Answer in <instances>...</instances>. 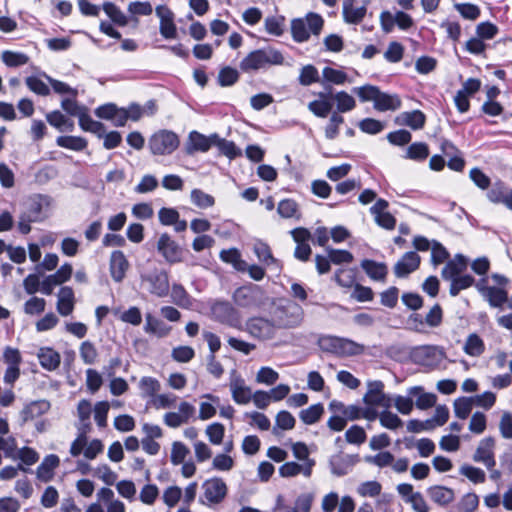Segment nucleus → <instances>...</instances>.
I'll list each match as a JSON object with an SVG mask.
<instances>
[{
    "label": "nucleus",
    "mask_w": 512,
    "mask_h": 512,
    "mask_svg": "<svg viewBox=\"0 0 512 512\" xmlns=\"http://www.w3.org/2000/svg\"><path fill=\"white\" fill-rule=\"evenodd\" d=\"M178 396L172 392L159 393L148 403L156 410H166L177 407V411H170L163 415V423L169 428H179L194 418L196 409L188 401L182 400L178 404Z\"/></svg>",
    "instance_id": "f257e3e1"
},
{
    "label": "nucleus",
    "mask_w": 512,
    "mask_h": 512,
    "mask_svg": "<svg viewBox=\"0 0 512 512\" xmlns=\"http://www.w3.org/2000/svg\"><path fill=\"white\" fill-rule=\"evenodd\" d=\"M285 58L282 52L274 47L267 46L264 48L251 51L240 62V69L245 73L265 70L270 66L283 65Z\"/></svg>",
    "instance_id": "f03ea898"
},
{
    "label": "nucleus",
    "mask_w": 512,
    "mask_h": 512,
    "mask_svg": "<svg viewBox=\"0 0 512 512\" xmlns=\"http://www.w3.org/2000/svg\"><path fill=\"white\" fill-rule=\"evenodd\" d=\"M318 346L323 352L335 354L340 357L360 355L365 347L347 338L336 336H321L318 339Z\"/></svg>",
    "instance_id": "7ed1b4c3"
},
{
    "label": "nucleus",
    "mask_w": 512,
    "mask_h": 512,
    "mask_svg": "<svg viewBox=\"0 0 512 512\" xmlns=\"http://www.w3.org/2000/svg\"><path fill=\"white\" fill-rule=\"evenodd\" d=\"M271 318L277 329L296 327L303 320V309L295 302L284 301L273 308Z\"/></svg>",
    "instance_id": "20e7f679"
},
{
    "label": "nucleus",
    "mask_w": 512,
    "mask_h": 512,
    "mask_svg": "<svg viewBox=\"0 0 512 512\" xmlns=\"http://www.w3.org/2000/svg\"><path fill=\"white\" fill-rule=\"evenodd\" d=\"M141 284L152 295L163 298L168 295L170 283L168 273L159 268L142 273Z\"/></svg>",
    "instance_id": "39448f33"
},
{
    "label": "nucleus",
    "mask_w": 512,
    "mask_h": 512,
    "mask_svg": "<svg viewBox=\"0 0 512 512\" xmlns=\"http://www.w3.org/2000/svg\"><path fill=\"white\" fill-rule=\"evenodd\" d=\"M411 360L418 365L435 368L446 358L445 351L437 345H420L410 350Z\"/></svg>",
    "instance_id": "423d86ee"
},
{
    "label": "nucleus",
    "mask_w": 512,
    "mask_h": 512,
    "mask_svg": "<svg viewBox=\"0 0 512 512\" xmlns=\"http://www.w3.org/2000/svg\"><path fill=\"white\" fill-rule=\"evenodd\" d=\"M180 144L176 133L169 130L155 132L148 141V146L153 155H170Z\"/></svg>",
    "instance_id": "0eeeda50"
},
{
    "label": "nucleus",
    "mask_w": 512,
    "mask_h": 512,
    "mask_svg": "<svg viewBox=\"0 0 512 512\" xmlns=\"http://www.w3.org/2000/svg\"><path fill=\"white\" fill-rule=\"evenodd\" d=\"M211 317L222 324L242 329L241 316L228 301H215L211 304Z\"/></svg>",
    "instance_id": "6e6552de"
},
{
    "label": "nucleus",
    "mask_w": 512,
    "mask_h": 512,
    "mask_svg": "<svg viewBox=\"0 0 512 512\" xmlns=\"http://www.w3.org/2000/svg\"><path fill=\"white\" fill-rule=\"evenodd\" d=\"M244 330L253 338L258 340L272 339L277 331V327L272 318L251 317L246 323Z\"/></svg>",
    "instance_id": "1a4fd4ad"
},
{
    "label": "nucleus",
    "mask_w": 512,
    "mask_h": 512,
    "mask_svg": "<svg viewBox=\"0 0 512 512\" xmlns=\"http://www.w3.org/2000/svg\"><path fill=\"white\" fill-rule=\"evenodd\" d=\"M203 500L205 505H215L223 501L227 494L226 483L220 478L206 480L203 485Z\"/></svg>",
    "instance_id": "9d476101"
},
{
    "label": "nucleus",
    "mask_w": 512,
    "mask_h": 512,
    "mask_svg": "<svg viewBox=\"0 0 512 512\" xmlns=\"http://www.w3.org/2000/svg\"><path fill=\"white\" fill-rule=\"evenodd\" d=\"M363 401L372 407L389 409L392 406V398L384 393V384L382 381L368 383V390L363 397Z\"/></svg>",
    "instance_id": "9b49d317"
},
{
    "label": "nucleus",
    "mask_w": 512,
    "mask_h": 512,
    "mask_svg": "<svg viewBox=\"0 0 512 512\" xmlns=\"http://www.w3.org/2000/svg\"><path fill=\"white\" fill-rule=\"evenodd\" d=\"M380 24L385 33H390L393 31L395 25L401 30H408L414 25V21L409 14L403 11H397L395 14L389 11H383L380 14Z\"/></svg>",
    "instance_id": "f8f14e48"
},
{
    "label": "nucleus",
    "mask_w": 512,
    "mask_h": 512,
    "mask_svg": "<svg viewBox=\"0 0 512 512\" xmlns=\"http://www.w3.org/2000/svg\"><path fill=\"white\" fill-rule=\"evenodd\" d=\"M157 250L162 257L171 264L182 261V248L167 233H163L159 236L157 241Z\"/></svg>",
    "instance_id": "ddd939ff"
},
{
    "label": "nucleus",
    "mask_w": 512,
    "mask_h": 512,
    "mask_svg": "<svg viewBox=\"0 0 512 512\" xmlns=\"http://www.w3.org/2000/svg\"><path fill=\"white\" fill-rule=\"evenodd\" d=\"M313 501V493H302L296 498L294 506L289 507L285 504L284 497L279 494L276 497V503L273 508V512H310Z\"/></svg>",
    "instance_id": "4468645a"
},
{
    "label": "nucleus",
    "mask_w": 512,
    "mask_h": 512,
    "mask_svg": "<svg viewBox=\"0 0 512 512\" xmlns=\"http://www.w3.org/2000/svg\"><path fill=\"white\" fill-rule=\"evenodd\" d=\"M155 13L160 20L159 31L165 39L177 38V27L174 22L175 15L166 5H158Z\"/></svg>",
    "instance_id": "2eb2a0df"
},
{
    "label": "nucleus",
    "mask_w": 512,
    "mask_h": 512,
    "mask_svg": "<svg viewBox=\"0 0 512 512\" xmlns=\"http://www.w3.org/2000/svg\"><path fill=\"white\" fill-rule=\"evenodd\" d=\"M359 462V456L338 453L331 456L329 460L331 473L335 476H344L348 474L355 464Z\"/></svg>",
    "instance_id": "dca6fc26"
},
{
    "label": "nucleus",
    "mask_w": 512,
    "mask_h": 512,
    "mask_svg": "<svg viewBox=\"0 0 512 512\" xmlns=\"http://www.w3.org/2000/svg\"><path fill=\"white\" fill-rule=\"evenodd\" d=\"M215 140H217V135L207 137L197 131H192L185 143V152L188 155H193L195 152H207L216 143Z\"/></svg>",
    "instance_id": "f3484780"
},
{
    "label": "nucleus",
    "mask_w": 512,
    "mask_h": 512,
    "mask_svg": "<svg viewBox=\"0 0 512 512\" xmlns=\"http://www.w3.org/2000/svg\"><path fill=\"white\" fill-rule=\"evenodd\" d=\"M495 440L492 437L482 439L474 453L473 460L483 463L488 469H492L495 464L494 458Z\"/></svg>",
    "instance_id": "a211bd4d"
},
{
    "label": "nucleus",
    "mask_w": 512,
    "mask_h": 512,
    "mask_svg": "<svg viewBox=\"0 0 512 512\" xmlns=\"http://www.w3.org/2000/svg\"><path fill=\"white\" fill-rule=\"evenodd\" d=\"M388 202L384 199H379L370 208L371 214L374 216L375 222L386 230H393L396 226L395 217L386 211Z\"/></svg>",
    "instance_id": "6ab92c4d"
},
{
    "label": "nucleus",
    "mask_w": 512,
    "mask_h": 512,
    "mask_svg": "<svg viewBox=\"0 0 512 512\" xmlns=\"http://www.w3.org/2000/svg\"><path fill=\"white\" fill-rule=\"evenodd\" d=\"M76 304L75 293L70 286H62L57 293L56 310L63 316L67 317L74 311Z\"/></svg>",
    "instance_id": "aec40b11"
},
{
    "label": "nucleus",
    "mask_w": 512,
    "mask_h": 512,
    "mask_svg": "<svg viewBox=\"0 0 512 512\" xmlns=\"http://www.w3.org/2000/svg\"><path fill=\"white\" fill-rule=\"evenodd\" d=\"M50 409V403L47 400L32 401L25 405L19 413L20 424L24 425L46 414Z\"/></svg>",
    "instance_id": "412c9836"
},
{
    "label": "nucleus",
    "mask_w": 512,
    "mask_h": 512,
    "mask_svg": "<svg viewBox=\"0 0 512 512\" xmlns=\"http://www.w3.org/2000/svg\"><path fill=\"white\" fill-rule=\"evenodd\" d=\"M420 260V256L416 252H406L394 266L395 275L398 278L406 277L418 269Z\"/></svg>",
    "instance_id": "4be33fe9"
},
{
    "label": "nucleus",
    "mask_w": 512,
    "mask_h": 512,
    "mask_svg": "<svg viewBox=\"0 0 512 512\" xmlns=\"http://www.w3.org/2000/svg\"><path fill=\"white\" fill-rule=\"evenodd\" d=\"M129 268V262L124 253L120 250H115L111 253L109 269L112 279L115 282H121Z\"/></svg>",
    "instance_id": "5701e85b"
},
{
    "label": "nucleus",
    "mask_w": 512,
    "mask_h": 512,
    "mask_svg": "<svg viewBox=\"0 0 512 512\" xmlns=\"http://www.w3.org/2000/svg\"><path fill=\"white\" fill-rule=\"evenodd\" d=\"M233 400L240 405L248 404L252 399V390L246 385L243 378L237 376L229 384Z\"/></svg>",
    "instance_id": "b1692460"
},
{
    "label": "nucleus",
    "mask_w": 512,
    "mask_h": 512,
    "mask_svg": "<svg viewBox=\"0 0 512 512\" xmlns=\"http://www.w3.org/2000/svg\"><path fill=\"white\" fill-rule=\"evenodd\" d=\"M315 462L308 463H297V462H286L279 468V474L281 477L290 478L302 474L304 477L309 478L312 475L313 467Z\"/></svg>",
    "instance_id": "393cba45"
},
{
    "label": "nucleus",
    "mask_w": 512,
    "mask_h": 512,
    "mask_svg": "<svg viewBox=\"0 0 512 512\" xmlns=\"http://www.w3.org/2000/svg\"><path fill=\"white\" fill-rule=\"evenodd\" d=\"M489 201L495 204H504L512 210V189L506 187L503 183L497 182L487 192Z\"/></svg>",
    "instance_id": "a878e982"
},
{
    "label": "nucleus",
    "mask_w": 512,
    "mask_h": 512,
    "mask_svg": "<svg viewBox=\"0 0 512 512\" xmlns=\"http://www.w3.org/2000/svg\"><path fill=\"white\" fill-rule=\"evenodd\" d=\"M41 367L47 371H55L61 363L60 354L51 347H41L36 354Z\"/></svg>",
    "instance_id": "bb28decb"
},
{
    "label": "nucleus",
    "mask_w": 512,
    "mask_h": 512,
    "mask_svg": "<svg viewBox=\"0 0 512 512\" xmlns=\"http://www.w3.org/2000/svg\"><path fill=\"white\" fill-rule=\"evenodd\" d=\"M367 12L365 5L354 6V0H343L342 15L343 19L348 24L360 23Z\"/></svg>",
    "instance_id": "cd10ccee"
},
{
    "label": "nucleus",
    "mask_w": 512,
    "mask_h": 512,
    "mask_svg": "<svg viewBox=\"0 0 512 512\" xmlns=\"http://www.w3.org/2000/svg\"><path fill=\"white\" fill-rule=\"evenodd\" d=\"M429 498L440 506H446L452 503L455 499L453 489L442 485H434L427 489Z\"/></svg>",
    "instance_id": "c85d7f7f"
},
{
    "label": "nucleus",
    "mask_w": 512,
    "mask_h": 512,
    "mask_svg": "<svg viewBox=\"0 0 512 512\" xmlns=\"http://www.w3.org/2000/svg\"><path fill=\"white\" fill-rule=\"evenodd\" d=\"M401 104V99L397 94H388L379 90L374 102V108L380 112L395 111L401 107Z\"/></svg>",
    "instance_id": "c756f323"
},
{
    "label": "nucleus",
    "mask_w": 512,
    "mask_h": 512,
    "mask_svg": "<svg viewBox=\"0 0 512 512\" xmlns=\"http://www.w3.org/2000/svg\"><path fill=\"white\" fill-rule=\"evenodd\" d=\"M171 330L172 328L166 325L162 320L154 317L151 313H146L144 325V331L146 333L163 338L168 336Z\"/></svg>",
    "instance_id": "7c9ffc66"
},
{
    "label": "nucleus",
    "mask_w": 512,
    "mask_h": 512,
    "mask_svg": "<svg viewBox=\"0 0 512 512\" xmlns=\"http://www.w3.org/2000/svg\"><path fill=\"white\" fill-rule=\"evenodd\" d=\"M318 97L319 99L308 103V109L316 117L326 118L330 114L333 107L330 101L331 97H329L328 94L324 92H319Z\"/></svg>",
    "instance_id": "2f4dec72"
},
{
    "label": "nucleus",
    "mask_w": 512,
    "mask_h": 512,
    "mask_svg": "<svg viewBox=\"0 0 512 512\" xmlns=\"http://www.w3.org/2000/svg\"><path fill=\"white\" fill-rule=\"evenodd\" d=\"M92 412L93 407L90 401L86 399L79 401L77 405V416L79 420V423L77 425L78 430H82L84 432H91L92 424L90 418Z\"/></svg>",
    "instance_id": "473e14b6"
},
{
    "label": "nucleus",
    "mask_w": 512,
    "mask_h": 512,
    "mask_svg": "<svg viewBox=\"0 0 512 512\" xmlns=\"http://www.w3.org/2000/svg\"><path fill=\"white\" fill-rule=\"evenodd\" d=\"M58 456L51 454L46 456L37 467V478L42 482H48L54 477V470L59 465Z\"/></svg>",
    "instance_id": "72a5a7b5"
},
{
    "label": "nucleus",
    "mask_w": 512,
    "mask_h": 512,
    "mask_svg": "<svg viewBox=\"0 0 512 512\" xmlns=\"http://www.w3.org/2000/svg\"><path fill=\"white\" fill-rule=\"evenodd\" d=\"M467 265V259L463 255L457 254L453 260L447 262V264L442 269L441 275L445 280H448L464 272L467 268Z\"/></svg>",
    "instance_id": "f704fd0d"
},
{
    "label": "nucleus",
    "mask_w": 512,
    "mask_h": 512,
    "mask_svg": "<svg viewBox=\"0 0 512 512\" xmlns=\"http://www.w3.org/2000/svg\"><path fill=\"white\" fill-rule=\"evenodd\" d=\"M426 117L420 110L403 112L397 116V122L400 125H406L414 130L423 128Z\"/></svg>",
    "instance_id": "c9c22d12"
},
{
    "label": "nucleus",
    "mask_w": 512,
    "mask_h": 512,
    "mask_svg": "<svg viewBox=\"0 0 512 512\" xmlns=\"http://www.w3.org/2000/svg\"><path fill=\"white\" fill-rule=\"evenodd\" d=\"M138 387L143 398L153 400L161 390V383L154 377L144 376L139 380Z\"/></svg>",
    "instance_id": "e433bc0d"
},
{
    "label": "nucleus",
    "mask_w": 512,
    "mask_h": 512,
    "mask_svg": "<svg viewBox=\"0 0 512 512\" xmlns=\"http://www.w3.org/2000/svg\"><path fill=\"white\" fill-rule=\"evenodd\" d=\"M201 398L207 401L200 402L198 417L202 421L209 420L216 415L217 409L215 405L219 403V397L207 393L202 395Z\"/></svg>",
    "instance_id": "4c0bfd02"
},
{
    "label": "nucleus",
    "mask_w": 512,
    "mask_h": 512,
    "mask_svg": "<svg viewBox=\"0 0 512 512\" xmlns=\"http://www.w3.org/2000/svg\"><path fill=\"white\" fill-rule=\"evenodd\" d=\"M361 267L371 279L376 281H384L388 273L386 264L373 260H363Z\"/></svg>",
    "instance_id": "58836bf2"
},
{
    "label": "nucleus",
    "mask_w": 512,
    "mask_h": 512,
    "mask_svg": "<svg viewBox=\"0 0 512 512\" xmlns=\"http://www.w3.org/2000/svg\"><path fill=\"white\" fill-rule=\"evenodd\" d=\"M331 99L336 103V111L338 114L347 113L355 109V98L346 91H338L331 95Z\"/></svg>",
    "instance_id": "ea45409f"
},
{
    "label": "nucleus",
    "mask_w": 512,
    "mask_h": 512,
    "mask_svg": "<svg viewBox=\"0 0 512 512\" xmlns=\"http://www.w3.org/2000/svg\"><path fill=\"white\" fill-rule=\"evenodd\" d=\"M220 259L231 264L238 271L244 272L247 269L246 261L241 258V254L236 248L222 250L220 252Z\"/></svg>",
    "instance_id": "a19ab883"
},
{
    "label": "nucleus",
    "mask_w": 512,
    "mask_h": 512,
    "mask_svg": "<svg viewBox=\"0 0 512 512\" xmlns=\"http://www.w3.org/2000/svg\"><path fill=\"white\" fill-rule=\"evenodd\" d=\"M47 122L59 131H72L74 123L58 110L52 111L46 115Z\"/></svg>",
    "instance_id": "79ce46f5"
},
{
    "label": "nucleus",
    "mask_w": 512,
    "mask_h": 512,
    "mask_svg": "<svg viewBox=\"0 0 512 512\" xmlns=\"http://www.w3.org/2000/svg\"><path fill=\"white\" fill-rule=\"evenodd\" d=\"M324 413V406L321 403L313 404L301 410L299 418L306 425L317 423Z\"/></svg>",
    "instance_id": "37998d69"
},
{
    "label": "nucleus",
    "mask_w": 512,
    "mask_h": 512,
    "mask_svg": "<svg viewBox=\"0 0 512 512\" xmlns=\"http://www.w3.org/2000/svg\"><path fill=\"white\" fill-rule=\"evenodd\" d=\"M295 423L296 420L294 416L290 412L282 410L276 415L273 434L279 435L280 430H292L295 427Z\"/></svg>",
    "instance_id": "c03bdc74"
},
{
    "label": "nucleus",
    "mask_w": 512,
    "mask_h": 512,
    "mask_svg": "<svg viewBox=\"0 0 512 512\" xmlns=\"http://www.w3.org/2000/svg\"><path fill=\"white\" fill-rule=\"evenodd\" d=\"M277 212L282 218L300 219L301 214L296 201L292 199H284L278 203Z\"/></svg>",
    "instance_id": "a18cd8bd"
},
{
    "label": "nucleus",
    "mask_w": 512,
    "mask_h": 512,
    "mask_svg": "<svg viewBox=\"0 0 512 512\" xmlns=\"http://www.w3.org/2000/svg\"><path fill=\"white\" fill-rule=\"evenodd\" d=\"M463 349L467 355L478 357L484 352L485 345L483 340L477 334L473 333L468 335Z\"/></svg>",
    "instance_id": "49530a36"
},
{
    "label": "nucleus",
    "mask_w": 512,
    "mask_h": 512,
    "mask_svg": "<svg viewBox=\"0 0 512 512\" xmlns=\"http://www.w3.org/2000/svg\"><path fill=\"white\" fill-rule=\"evenodd\" d=\"M78 120L80 127L84 131H89L91 133L97 134L100 137L105 132L104 125L101 122L93 120L88 114L87 109L80 115Z\"/></svg>",
    "instance_id": "de8ad7c7"
},
{
    "label": "nucleus",
    "mask_w": 512,
    "mask_h": 512,
    "mask_svg": "<svg viewBox=\"0 0 512 512\" xmlns=\"http://www.w3.org/2000/svg\"><path fill=\"white\" fill-rule=\"evenodd\" d=\"M344 123V118L337 112H332L329 117V121L324 128L325 138L328 140H334L337 138L340 132V127Z\"/></svg>",
    "instance_id": "09e8293b"
},
{
    "label": "nucleus",
    "mask_w": 512,
    "mask_h": 512,
    "mask_svg": "<svg viewBox=\"0 0 512 512\" xmlns=\"http://www.w3.org/2000/svg\"><path fill=\"white\" fill-rule=\"evenodd\" d=\"M491 307H501L508 301V293L506 290L497 287L486 289V294L483 296Z\"/></svg>",
    "instance_id": "8fccbe9b"
},
{
    "label": "nucleus",
    "mask_w": 512,
    "mask_h": 512,
    "mask_svg": "<svg viewBox=\"0 0 512 512\" xmlns=\"http://www.w3.org/2000/svg\"><path fill=\"white\" fill-rule=\"evenodd\" d=\"M451 281L449 293L451 296H457L461 290L469 288L474 284V278L471 275H457L448 279Z\"/></svg>",
    "instance_id": "3c124183"
},
{
    "label": "nucleus",
    "mask_w": 512,
    "mask_h": 512,
    "mask_svg": "<svg viewBox=\"0 0 512 512\" xmlns=\"http://www.w3.org/2000/svg\"><path fill=\"white\" fill-rule=\"evenodd\" d=\"M254 253L258 257L259 261L266 266L275 265L279 267L278 261L272 256L269 246L263 242H256L253 247Z\"/></svg>",
    "instance_id": "603ef678"
},
{
    "label": "nucleus",
    "mask_w": 512,
    "mask_h": 512,
    "mask_svg": "<svg viewBox=\"0 0 512 512\" xmlns=\"http://www.w3.org/2000/svg\"><path fill=\"white\" fill-rule=\"evenodd\" d=\"M58 146L74 151H81L86 148L87 141L78 136H59L56 139Z\"/></svg>",
    "instance_id": "864d4df0"
},
{
    "label": "nucleus",
    "mask_w": 512,
    "mask_h": 512,
    "mask_svg": "<svg viewBox=\"0 0 512 512\" xmlns=\"http://www.w3.org/2000/svg\"><path fill=\"white\" fill-rule=\"evenodd\" d=\"M171 298L173 303L182 308L188 309L192 306L191 297L188 295L184 287L180 284H173L171 290Z\"/></svg>",
    "instance_id": "5fc2aeb1"
},
{
    "label": "nucleus",
    "mask_w": 512,
    "mask_h": 512,
    "mask_svg": "<svg viewBox=\"0 0 512 512\" xmlns=\"http://www.w3.org/2000/svg\"><path fill=\"white\" fill-rule=\"evenodd\" d=\"M292 37L296 42H305L310 37L307 24L304 19H294L291 22Z\"/></svg>",
    "instance_id": "6e6d98bb"
},
{
    "label": "nucleus",
    "mask_w": 512,
    "mask_h": 512,
    "mask_svg": "<svg viewBox=\"0 0 512 512\" xmlns=\"http://www.w3.org/2000/svg\"><path fill=\"white\" fill-rule=\"evenodd\" d=\"M454 414L459 419H466L474 406L471 397H460L454 401Z\"/></svg>",
    "instance_id": "4d7b16f0"
},
{
    "label": "nucleus",
    "mask_w": 512,
    "mask_h": 512,
    "mask_svg": "<svg viewBox=\"0 0 512 512\" xmlns=\"http://www.w3.org/2000/svg\"><path fill=\"white\" fill-rule=\"evenodd\" d=\"M2 61L8 67H19L28 63L29 57L22 52L6 50L2 53Z\"/></svg>",
    "instance_id": "13d9d810"
},
{
    "label": "nucleus",
    "mask_w": 512,
    "mask_h": 512,
    "mask_svg": "<svg viewBox=\"0 0 512 512\" xmlns=\"http://www.w3.org/2000/svg\"><path fill=\"white\" fill-rule=\"evenodd\" d=\"M205 434L211 444L220 445L224 439L225 427L219 422H214L206 427Z\"/></svg>",
    "instance_id": "bf43d9fd"
},
{
    "label": "nucleus",
    "mask_w": 512,
    "mask_h": 512,
    "mask_svg": "<svg viewBox=\"0 0 512 512\" xmlns=\"http://www.w3.org/2000/svg\"><path fill=\"white\" fill-rule=\"evenodd\" d=\"M103 10L115 24L119 26H126L128 24L127 17L114 3L105 2Z\"/></svg>",
    "instance_id": "052dcab7"
},
{
    "label": "nucleus",
    "mask_w": 512,
    "mask_h": 512,
    "mask_svg": "<svg viewBox=\"0 0 512 512\" xmlns=\"http://www.w3.org/2000/svg\"><path fill=\"white\" fill-rule=\"evenodd\" d=\"M110 409V404L107 401H99L93 407L94 420L99 428L107 426V417Z\"/></svg>",
    "instance_id": "680f3d73"
},
{
    "label": "nucleus",
    "mask_w": 512,
    "mask_h": 512,
    "mask_svg": "<svg viewBox=\"0 0 512 512\" xmlns=\"http://www.w3.org/2000/svg\"><path fill=\"white\" fill-rule=\"evenodd\" d=\"M190 198L191 202L201 209L212 207L215 203V199L212 195L207 194L200 189H193L191 191Z\"/></svg>",
    "instance_id": "e2e57ef3"
},
{
    "label": "nucleus",
    "mask_w": 512,
    "mask_h": 512,
    "mask_svg": "<svg viewBox=\"0 0 512 512\" xmlns=\"http://www.w3.org/2000/svg\"><path fill=\"white\" fill-rule=\"evenodd\" d=\"M265 31L273 36H281L284 32V17L268 16L264 20Z\"/></svg>",
    "instance_id": "0e129e2a"
},
{
    "label": "nucleus",
    "mask_w": 512,
    "mask_h": 512,
    "mask_svg": "<svg viewBox=\"0 0 512 512\" xmlns=\"http://www.w3.org/2000/svg\"><path fill=\"white\" fill-rule=\"evenodd\" d=\"M183 491L179 486H168L162 494V500L168 508L175 507L182 498Z\"/></svg>",
    "instance_id": "69168bd1"
},
{
    "label": "nucleus",
    "mask_w": 512,
    "mask_h": 512,
    "mask_svg": "<svg viewBox=\"0 0 512 512\" xmlns=\"http://www.w3.org/2000/svg\"><path fill=\"white\" fill-rule=\"evenodd\" d=\"M379 421L382 427L390 430H396L403 425V421L399 416L389 411V409H385L379 413Z\"/></svg>",
    "instance_id": "338daca9"
},
{
    "label": "nucleus",
    "mask_w": 512,
    "mask_h": 512,
    "mask_svg": "<svg viewBox=\"0 0 512 512\" xmlns=\"http://www.w3.org/2000/svg\"><path fill=\"white\" fill-rule=\"evenodd\" d=\"M479 505V498L475 493L465 494L455 506L456 512H474Z\"/></svg>",
    "instance_id": "774afa93"
}]
</instances>
